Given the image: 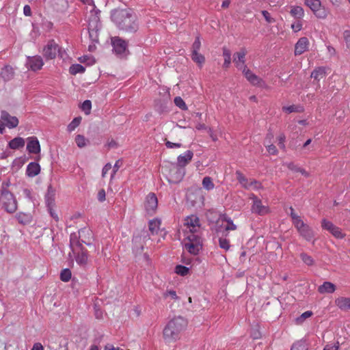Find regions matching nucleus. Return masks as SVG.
I'll list each match as a JSON object with an SVG mask.
<instances>
[{
    "label": "nucleus",
    "instance_id": "nucleus-1",
    "mask_svg": "<svg viewBox=\"0 0 350 350\" xmlns=\"http://www.w3.org/2000/svg\"><path fill=\"white\" fill-rule=\"evenodd\" d=\"M111 19L116 27L127 33H135L139 29L137 17L130 9H116L111 12Z\"/></svg>",
    "mask_w": 350,
    "mask_h": 350
},
{
    "label": "nucleus",
    "instance_id": "nucleus-2",
    "mask_svg": "<svg viewBox=\"0 0 350 350\" xmlns=\"http://www.w3.org/2000/svg\"><path fill=\"white\" fill-rule=\"evenodd\" d=\"M187 326V320L182 317L171 319L163 330L164 340L167 342H174L180 338V335Z\"/></svg>",
    "mask_w": 350,
    "mask_h": 350
},
{
    "label": "nucleus",
    "instance_id": "nucleus-3",
    "mask_svg": "<svg viewBox=\"0 0 350 350\" xmlns=\"http://www.w3.org/2000/svg\"><path fill=\"white\" fill-rule=\"evenodd\" d=\"M184 237L190 234L201 235L200 233V222L197 215H191L185 218L183 228Z\"/></svg>",
    "mask_w": 350,
    "mask_h": 350
},
{
    "label": "nucleus",
    "instance_id": "nucleus-4",
    "mask_svg": "<svg viewBox=\"0 0 350 350\" xmlns=\"http://www.w3.org/2000/svg\"><path fill=\"white\" fill-rule=\"evenodd\" d=\"M0 202L2 207L10 213H14L17 209V202L14 195L5 189L1 190Z\"/></svg>",
    "mask_w": 350,
    "mask_h": 350
},
{
    "label": "nucleus",
    "instance_id": "nucleus-5",
    "mask_svg": "<svg viewBox=\"0 0 350 350\" xmlns=\"http://www.w3.org/2000/svg\"><path fill=\"white\" fill-rule=\"evenodd\" d=\"M184 247L190 254L196 255L202 249V237L201 235L190 234L185 237Z\"/></svg>",
    "mask_w": 350,
    "mask_h": 350
},
{
    "label": "nucleus",
    "instance_id": "nucleus-6",
    "mask_svg": "<svg viewBox=\"0 0 350 350\" xmlns=\"http://www.w3.org/2000/svg\"><path fill=\"white\" fill-rule=\"evenodd\" d=\"M86 234H90V230L89 229L83 228L79 230V237L75 233L70 234V247L73 254H75L76 248H79V250H81V248H84L82 245L83 243L88 246H90L92 245L90 243L86 242L83 239H81V241H79V239L83 238Z\"/></svg>",
    "mask_w": 350,
    "mask_h": 350
},
{
    "label": "nucleus",
    "instance_id": "nucleus-7",
    "mask_svg": "<svg viewBox=\"0 0 350 350\" xmlns=\"http://www.w3.org/2000/svg\"><path fill=\"white\" fill-rule=\"evenodd\" d=\"M305 4L310 8L318 18L325 19L327 16L329 11L322 5L320 0H305Z\"/></svg>",
    "mask_w": 350,
    "mask_h": 350
},
{
    "label": "nucleus",
    "instance_id": "nucleus-8",
    "mask_svg": "<svg viewBox=\"0 0 350 350\" xmlns=\"http://www.w3.org/2000/svg\"><path fill=\"white\" fill-rule=\"evenodd\" d=\"M185 174V168L176 163H171L169 166L168 182L176 184L180 183Z\"/></svg>",
    "mask_w": 350,
    "mask_h": 350
},
{
    "label": "nucleus",
    "instance_id": "nucleus-9",
    "mask_svg": "<svg viewBox=\"0 0 350 350\" xmlns=\"http://www.w3.org/2000/svg\"><path fill=\"white\" fill-rule=\"evenodd\" d=\"M57 54L63 58V54L58 44L53 40L49 41L43 49V55L48 59H52L55 58Z\"/></svg>",
    "mask_w": 350,
    "mask_h": 350
},
{
    "label": "nucleus",
    "instance_id": "nucleus-10",
    "mask_svg": "<svg viewBox=\"0 0 350 350\" xmlns=\"http://www.w3.org/2000/svg\"><path fill=\"white\" fill-rule=\"evenodd\" d=\"M236 229L237 226L233 223L232 220L226 215L221 216L217 222L216 231L217 232L223 230H234Z\"/></svg>",
    "mask_w": 350,
    "mask_h": 350
},
{
    "label": "nucleus",
    "instance_id": "nucleus-11",
    "mask_svg": "<svg viewBox=\"0 0 350 350\" xmlns=\"http://www.w3.org/2000/svg\"><path fill=\"white\" fill-rule=\"evenodd\" d=\"M250 199L253 200L251 207V211L253 213L258 215H265L269 212V208L267 206L262 204L261 200L258 198L254 194H252Z\"/></svg>",
    "mask_w": 350,
    "mask_h": 350
},
{
    "label": "nucleus",
    "instance_id": "nucleus-12",
    "mask_svg": "<svg viewBox=\"0 0 350 350\" xmlns=\"http://www.w3.org/2000/svg\"><path fill=\"white\" fill-rule=\"evenodd\" d=\"M90 16L88 17V26L92 28L101 27L100 21V10L96 9L94 4L89 5Z\"/></svg>",
    "mask_w": 350,
    "mask_h": 350
},
{
    "label": "nucleus",
    "instance_id": "nucleus-13",
    "mask_svg": "<svg viewBox=\"0 0 350 350\" xmlns=\"http://www.w3.org/2000/svg\"><path fill=\"white\" fill-rule=\"evenodd\" d=\"M44 62L42 58L39 55L27 57L25 66L28 70L37 71L43 66Z\"/></svg>",
    "mask_w": 350,
    "mask_h": 350
},
{
    "label": "nucleus",
    "instance_id": "nucleus-14",
    "mask_svg": "<svg viewBox=\"0 0 350 350\" xmlns=\"http://www.w3.org/2000/svg\"><path fill=\"white\" fill-rule=\"evenodd\" d=\"M14 77L15 70L12 66L6 64L0 69V80L3 82H9L12 81Z\"/></svg>",
    "mask_w": 350,
    "mask_h": 350
},
{
    "label": "nucleus",
    "instance_id": "nucleus-15",
    "mask_svg": "<svg viewBox=\"0 0 350 350\" xmlns=\"http://www.w3.org/2000/svg\"><path fill=\"white\" fill-rule=\"evenodd\" d=\"M111 44L114 52L118 55L124 53L128 46L127 42L119 37L112 38Z\"/></svg>",
    "mask_w": 350,
    "mask_h": 350
},
{
    "label": "nucleus",
    "instance_id": "nucleus-16",
    "mask_svg": "<svg viewBox=\"0 0 350 350\" xmlns=\"http://www.w3.org/2000/svg\"><path fill=\"white\" fill-rule=\"evenodd\" d=\"M158 206V200L156 195L153 193H150L145 202V208L148 214H152L155 212Z\"/></svg>",
    "mask_w": 350,
    "mask_h": 350
},
{
    "label": "nucleus",
    "instance_id": "nucleus-17",
    "mask_svg": "<svg viewBox=\"0 0 350 350\" xmlns=\"http://www.w3.org/2000/svg\"><path fill=\"white\" fill-rule=\"evenodd\" d=\"M1 119L4 122L5 126L9 129L16 128L18 125V119L16 116H11L6 111H1Z\"/></svg>",
    "mask_w": 350,
    "mask_h": 350
},
{
    "label": "nucleus",
    "instance_id": "nucleus-18",
    "mask_svg": "<svg viewBox=\"0 0 350 350\" xmlns=\"http://www.w3.org/2000/svg\"><path fill=\"white\" fill-rule=\"evenodd\" d=\"M27 150L30 154H39L40 152V145L38 138L35 136L27 138Z\"/></svg>",
    "mask_w": 350,
    "mask_h": 350
},
{
    "label": "nucleus",
    "instance_id": "nucleus-19",
    "mask_svg": "<svg viewBox=\"0 0 350 350\" xmlns=\"http://www.w3.org/2000/svg\"><path fill=\"white\" fill-rule=\"evenodd\" d=\"M246 53V50L245 49H241L239 52H237L233 55V62L239 70H242L244 68H247L245 64Z\"/></svg>",
    "mask_w": 350,
    "mask_h": 350
},
{
    "label": "nucleus",
    "instance_id": "nucleus-20",
    "mask_svg": "<svg viewBox=\"0 0 350 350\" xmlns=\"http://www.w3.org/2000/svg\"><path fill=\"white\" fill-rule=\"evenodd\" d=\"M236 176L239 183L246 189H251L252 184H256V188L262 187L261 183L256 180H251L249 182L247 178L239 171L236 172Z\"/></svg>",
    "mask_w": 350,
    "mask_h": 350
},
{
    "label": "nucleus",
    "instance_id": "nucleus-21",
    "mask_svg": "<svg viewBox=\"0 0 350 350\" xmlns=\"http://www.w3.org/2000/svg\"><path fill=\"white\" fill-rule=\"evenodd\" d=\"M308 39L306 37L300 38L295 45V55H301L308 49Z\"/></svg>",
    "mask_w": 350,
    "mask_h": 350
},
{
    "label": "nucleus",
    "instance_id": "nucleus-22",
    "mask_svg": "<svg viewBox=\"0 0 350 350\" xmlns=\"http://www.w3.org/2000/svg\"><path fill=\"white\" fill-rule=\"evenodd\" d=\"M193 157V152L191 150H187L183 154H180L177 157V163L178 165L185 168L192 159Z\"/></svg>",
    "mask_w": 350,
    "mask_h": 350
},
{
    "label": "nucleus",
    "instance_id": "nucleus-23",
    "mask_svg": "<svg viewBox=\"0 0 350 350\" xmlns=\"http://www.w3.org/2000/svg\"><path fill=\"white\" fill-rule=\"evenodd\" d=\"M243 73L244 74L245 78L250 81L252 85H260L261 83H262V80L259 78L257 75L254 74L250 70L247 68H244L242 70Z\"/></svg>",
    "mask_w": 350,
    "mask_h": 350
},
{
    "label": "nucleus",
    "instance_id": "nucleus-24",
    "mask_svg": "<svg viewBox=\"0 0 350 350\" xmlns=\"http://www.w3.org/2000/svg\"><path fill=\"white\" fill-rule=\"evenodd\" d=\"M336 306L342 311L350 310V297H339L334 301Z\"/></svg>",
    "mask_w": 350,
    "mask_h": 350
},
{
    "label": "nucleus",
    "instance_id": "nucleus-25",
    "mask_svg": "<svg viewBox=\"0 0 350 350\" xmlns=\"http://www.w3.org/2000/svg\"><path fill=\"white\" fill-rule=\"evenodd\" d=\"M40 172V166L36 162L29 163L26 169V175L28 177L33 178Z\"/></svg>",
    "mask_w": 350,
    "mask_h": 350
},
{
    "label": "nucleus",
    "instance_id": "nucleus-26",
    "mask_svg": "<svg viewBox=\"0 0 350 350\" xmlns=\"http://www.w3.org/2000/svg\"><path fill=\"white\" fill-rule=\"evenodd\" d=\"M55 190L51 185H49L45 196V203L48 208H51L55 206Z\"/></svg>",
    "mask_w": 350,
    "mask_h": 350
},
{
    "label": "nucleus",
    "instance_id": "nucleus-27",
    "mask_svg": "<svg viewBox=\"0 0 350 350\" xmlns=\"http://www.w3.org/2000/svg\"><path fill=\"white\" fill-rule=\"evenodd\" d=\"M74 254L75 255V260L78 265L80 266H85L87 265L88 257L86 250L81 248L80 252H79L77 254Z\"/></svg>",
    "mask_w": 350,
    "mask_h": 350
},
{
    "label": "nucleus",
    "instance_id": "nucleus-28",
    "mask_svg": "<svg viewBox=\"0 0 350 350\" xmlns=\"http://www.w3.org/2000/svg\"><path fill=\"white\" fill-rule=\"evenodd\" d=\"M336 291V286L330 282H324L318 287V291L321 294L333 293Z\"/></svg>",
    "mask_w": 350,
    "mask_h": 350
},
{
    "label": "nucleus",
    "instance_id": "nucleus-29",
    "mask_svg": "<svg viewBox=\"0 0 350 350\" xmlns=\"http://www.w3.org/2000/svg\"><path fill=\"white\" fill-rule=\"evenodd\" d=\"M298 232L307 241H311L314 238V232L308 225L299 230Z\"/></svg>",
    "mask_w": 350,
    "mask_h": 350
},
{
    "label": "nucleus",
    "instance_id": "nucleus-30",
    "mask_svg": "<svg viewBox=\"0 0 350 350\" xmlns=\"http://www.w3.org/2000/svg\"><path fill=\"white\" fill-rule=\"evenodd\" d=\"M25 144V139L21 137H16L9 142L8 146L13 150L23 148Z\"/></svg>",
    "mask_w": 350,
    "mask_h": 350
},
{
    "label": "nucleus",
    "instance_id": "nucleus-31",
    "mask_svg": "<svg viewBox=\"0 0 350 350\" xmlns=\"http://www.w3.org/2000/svg\"><path fill=\"white\" fill-rule=\"evenodd\" d=\"M325 67H318L312 72L310 77L317 81H320L325 76Z\"/></svg>",
    "mask_w": 350,
    "mask_h": 350
},
{
    "label": "nucleus",
    "instance_id": "nucleus-32",
    "mask_svg": "<svg viewBox=\"0 0 350 350\" xmlns=\"http://www.w3.org/2000/svg\"><path fill=\"white\" fill-rule=\"evenodd\" d=\"M16 218L18 221L23 225L27 224L30 223L31 220V217L28 213H18L16 215Z\"/></svg>",
    "mask_w": 350,
    "mask_h": 350
},
{
    "label": "nucleus",
    "instance_id": "nucleus-33",
    "mask_svg": "<svg viewBox=\"0 0 350 350\" xmlns=\"http://www.w3.org/2000/svg\"><path fill=\"white\" fill-rule=\"evenodd\" d=\"M100 28L101 27L92 28V27L88 26L89 37L93 43L98 42V31Z\"/></svg>",
    "mask_w": 350,
    "mask_h": 350
},
{
    "label": "nucleus",
    "instance_id": "nucleus-34",
    "mask_svg": "<svg viewBox=\"0 0 350 350\" xmlns=\"http://www.w3.org/2000/svg\"><path fill=\"white\" fill-rule=\"evenodd\" d=\"M191 59L198 64L200 66H202V64L205 62V57L203 55L200 53L199 52L197 53H191Z\"/></svg>",
    "mask_w": 350,
    "mask_h": 350
},
{
    "label": "nucleus",
    "instance_id": "nucleus-35",
    "mask_svg": "<svg viewBox=\"0 0 350 350\" xmlns=\"http://www.w3.org/2000/svg\"><path fill=\"white\" fill-rule=\"evenodd\" d=\"M85 67L81 64H72L70 68L69 72L71 75H75L78 73H83L85 72Z\"/></svg>",
    "mask_w": 350,
    "mask_h": 350
},
{
    "label": "nucleus",
    "instance_id": "nucleus-36",
    "mask_svg": "<svg viewBox=\"0 0 350 350\" xmlns=\"http://www.w3.org/2000/svg\"><path fill=\"white\" fill-rule=\"evenodd\" d=\"M291 14L295 18H301L304 15V11L300 6H294L291 10Z\"/></svg>",
    "mask_w": 350,
    "mask_h": 350
},
{
    "label": "nucleus",
    "instance_id": "nucleus-37",
    "mask_svg": "<svg viewBox=\"0 0 350 350\" xmlns=\"http://www.w3.org/2000/svg\"><path fill=\"white\" fill-rule=\"evenodd\" d=\"M161 221L158 219H154L149 222V230L152 234L157 233L159 229Z\"/></svg>",
    "mask_w": 350,
    "mask_h": 350
},
{
    "label": "nucleus",
    "instance_id": "nucleus-38",
    "mask_svg": "<svg viewBox=\"0 0 350 350\" xmlns=\"http://www.w3.org/2000/svg\"><path fill=\"white\" fill-rule=\"evenodd\" d=\"M202 186L207 191L213 190L215 185L213 183L212 178L209 176H205L202 180Z\"/></svg>",
    "mask_w": 350,
    "mask_h": 350
},
{
    "label": "nucleus",
    "instance_id": "nucleus-39",
    "mask_svg": "<svg viewBox=\"0 0 350 350\" xmlns=\"http://www.w3.org/2000/svg\"><path fill=\"white\" fill-rule=\"evenodd\" d=\"M223 56L224 57V67L228 68L231 63V53L226 48H223Z\"/></svg>",
    "mask_w": 350,
    "mask_h": 350
},
{
    "label": "nucleus",
    "instance_id": "nucleus-40",
    "mask_svg": "<svg viewBox=\"0 0 350 350\" xmlns=\"http://www.w3.org/2000/svg\"><path fill=\"white\" fill-rule=\"evenodd\" d=\"M282 110L288 113H291L293 112H302L304 111V108L299 105H290L283 107Z\"/></svg>",
    "mask_w": 350,
    "mask_h": 350
},
{
    "label": "nucleus",
    "instance_id": "nucleus-41",
    "mask_svg": "<svg viewBox=\"0 0 350 350\" xmlns=\"http://www.w3.org/2000/svg\"><path fill=\"white\" fill-rule=\"evenodd\" d=\"M291 350H308L306 340H301L295 342Z\"/></svg>",
    "mask_w": 350,
    "mask_h": 350
},
{
    "label": "nucleus",
    "instance_id": "nucleus-42",
    "mask_svg": "<svg viewBox=\"0 0 350 350\" xmlns=\"http://www.w3.org/2000/svg\"><path fill=\"white\" fill-rule=\"evenodd\" d=\"M81 118L77 117L75 118L72 122L68 125L67 130L68 132L73 131L81 123Z\"/></svg>",
    "mask_w": 350,
    "mask_h": 350
},
{
    "label": "nucleus",
    "instance_id": "nucleus-43",
    "mask_svg": "<svg viewBox=\"0 0 350 350\" xmlns=\"http://www.w3.org/2000/svg\"><path fill=\"white\" fill-rule=\"evenodd\" d=\"M163 296L165 299L170 298L173 300H178L179 297L176 295V292L174 290H167L163 293Z\"/></svg>",
    "mask_w": 350,
    "mask_h": 350
},
{
    "label": "nucleus",
    "instance_id": "nucleus-44",
    "mask_svg": "<svg viewBox=\"0 0 350 350\" xmlns=\"http://www.w3.org/2000/svg\"><path fill=\"white\" fill-rule=\"evenodd\" d=\"M71 271L69 269H64L61 271L60 279L63 282H68L71 278Z\"/></svg>",
    "mask_w": 350,
    "mask_h": 350
},
{
    "label": "nucleus",
    "instance_id": "nucleus-45",
    "mask_svg": "<svg viewBox=\"0 0 350 350\" xmlns=\"http://www.w3.org/2000/svg\"><path fill=\"white\" fill-rule=\"evenodd\" d=\"M189 268L181 265H176L175 272L182 276L186 275L189 273Z\"/></svg>",
    "mask_w": 350,
    "mask_h": 350
},
{
    "label": "nucleus",
    "instance_id": "nucleus-46",
    "mask_svg": "<svg viewBox=\"0 0 350 350\" xmlns=\"http://www.w3.org/2000/svg\"><path fill=\"white\" fill-rule=\"evenodd\" d=\"M75 142L79 148H83L87 145V139L82 135H77L75 137Z\"/></svg>",
    "mask_w": 350,
    "mask_h": 350
},
{
    "label": "nucleus",
    "instance_id": "nucleus-47",
    "mask_svg": "<svg viewBox=\"0 0 350 350\" xmlns=\"http://www.w3.org/2000/svg\"><path fill=\"white\" fill-rule=\"evenodd\" d=\"M201 48V41L200 36H196L195 41L193 42L191 46V53L199 52Z\"/></svg>",
    "mask_w": 350,
    "mask_h": 350
},
{
    "label": "nucleus",
    "instance_id": "nucleus-48",
    "mask_svg": "<svg viewBox=\"0 0 350 350\" xmlns=\"http://www.w3.org/2000/svg\"><path fill=\"white\" fill-rule=\"evenodd\" d=\"M321 227L323 229L327 230L329 232H330L335 227V225L332 222H331L325 219H323L321 221Z\"/></svg>",
    "mask_w": 350,
    "mask_h": 350
},
{
    "label": "nucleus",
    "instance_id": "nucleus-49",
    "mask_svg": "<svg viewBox=\"0 0 350 350\" xmlns=\"http://www.w3.org/2000/svg\"><path fill=\"white\" fill-rule=\"evenodd\" d=\"M219 245L221 248L228 251L230 247V241L225 238L219 239Z\"/></svg>",
    "mask_w": 350,
    "mask_h": 350
},
{
    "label": "nucleus",
    "instance_id": "nucleus-50",
    "mask_svg": "<svg viewBox=\"0 0 350 350\" xmlns=\"http://www.w3.org/2000/svg\"><path fill=\"white\" fill-rule=\"evenodd\" d=\"M92 108V103L90 100H85L81 105V109L85 114H90Z\"/></svg>",
    "mask_w": 350,
    "mask_h": 350
},
{
    "label": "nucleus",
    "instance_id": "nucleus-51",
    "mask_svg": "<svg viewBox=\"0 0 350 350\" xmlns=\"http://www.w3.org/2000/svg\"><path fill=\"white\" fill-rule=\"evenodd\" d=\"M300 257H301V259L302 260V261L307 265L310 266V265H313L314 260H313L312 258L310 256L308 255L307 254L301 253L300 254Z\"/></svg>",
    "mask_w": 350,
    "mask_h": 350
},
{
    "label": "nucleus",
    "instance_id": "nucleus-52",
    "mask_svg": "<svg viewBox=\"0 0 350 350\" xmlns=\"http://www.w3.org/2000/svg\"><path fill=\"white\" fill-rule=\"evenodd\" d=\"M174 103L181 109L185 110L187 109L185 101L180 96L175 97Z\"/></svg>",
    "mask_w": 350,
    "mask_h": 350
},
{
    "label": "nucleus",
    "instance_id": "nucleus-53",
    "mask_svg": "<svg viewBox=\"0 0 350 350\" xmlns=\"http://www.w3.org/2000/svg\"><path fill=\"white\" fill-rule=\"evenodd\" d=\"M329 232L332 233V234L337 239H342L345 237L341 230L336 226Z\"/></svg>",
    "mask_w": 350,
    "mask_h": 350
},
{
    "label": "nucleus",
    "instance_id": "nucleus-54",
    "mask_svg": "<svg viewBox=\"0 0 350 350\" xmlns=\"http://www.w3.org/2000/svg\"><path fill=\"white\" fill-rule=\"evenodd\" d=\"M293 224L297 230V231L300 230L303 228H304L306 226H307L306 224H305L303 220L301 219V217L297 218V219L293 221Z\"/></svg>",
    "mask_w": 350,
    "mask_h": 350
},
{
    "label": "nucleus",
    "instance_id": "nucleus-55",
    "mask_svg": "<svg viewBox=\"0 0 350 350\" xmlns=\"http://www.w3.org/2000/svg\"><path fill=\"white\" fill-rule=\"evenodd\" d=\"M343 38L345 41L347 47L350 50V31L345 30L343 32Z\"/></svg>",
    "mask_w": 350,
    "mask_h": 350
},
{
    "label": "nucleus",
    "instance_id": "nucleus-56",
    "mask_svg": "<svg viewBox=\"0 0 350 350\" xmlns=\"http://www.w3.org/2000/svg\"><path fill=\"white\" fill-rule=\"evenodd\" d=\"M57 4L60 5L61 8H57L56 10L59 12H63L67 7L66 0H54Z\"/></svg>",
    "mask_w": 350,
    "mask_h": 350
},
{
    "label": "nucleus",
    "instance_id": "nucleus-57",
    "mask_svg": "<svg viewBox=\"0 0 350 350\" xmlns=\"http://www.w3.org/2000/svg\"><path fill=\"white\" fill-rule=\"evenodd\" d=\"M285 139H286V137L284 134H280L278 137V146L282 150L285 149V144H284Z\"/></svg>",
    "mask_w": 350,
    "mask_h": 350
},
{
    "label": "nucleus",
    "instance_id": "nucleus-58",
    "mask_svg": "<svg viewBox=\"0 0 350 350\" xmlns=\"http://www.w3.org/2000/svg\"><path fill=\"white\" fill-rule=\"evenodd\" d=\"M284 165L293 172H297L298 170H299V167H298L293 162L285 163Z\"/></svg>",
    "mask_w": 350,
    "mask_h": 350
},
{
    "label": "nucleus",
    "instance_id": "nucleus-59",
    "mask_svg": "<svg viewBox=\"0 0 350 350\" xmlns=\"http://www.w3.org/2000/svg\"><path fill=\"white\" fill-rule=\"evenodd\" d=\"M339 342H336L334 344H327L325 346L323 350H338Z\"/></svg>",
    "mask_w": 350,
    "mask_h": 350
},
{
    "label": "nucleus",
    "instance_id": "nucleus-60",
    "mask_svg": "<svg viewBox=\"0 0 350 350\" xmlns=\"http://www.w3.org/2000/svg\"><path fill=\"white\" fill-rule=\"evenodd\" d=\"M265 146L269 154L273 155L278 154V150L273 144L266 145Z\"/></svg>",
    "mask_w": 350,
    "mask_h": 350
},
{
    "label": "nucleus",
    "instance_id": "nucleus-61",
    "mask_svg": "<svg viewBox=\"0 0 350 350\" xmlns=\"http://www.w3.org/2000/svg\"><path fill=\"white\" fill-rule=\"evenodd\" d=\"M312 315V311H309V310L306 311L304 313H302V314L300 316V317L297 318V321H303L306 319L310 317Z\"/></svg>",
    "mask_w": 350,
    "mask_h": 350
},
{
    "label": "nucleus",
    "instance_id": "nucleus-62",
    "mask_svg": "<svg viewBox=\"0 0 350 350\" xmlns=\"http://www.w3.org/2000/svg\"><path fill=\"white\" fill-rule=\"evenodd\" d=\"M262 14L267 23H271L274 22V19L271 17L270 14L269 13L268 11L262 10Z\"/></svg>",
    "mask_w": 350,
    "mask_h": 350
},
{
    "label": "nucleus",
    "instance_id": "nucleus-63",
    "mask_svg": "<svg viewBox=\"0 0 350 350\" xmlns=\"http://www.w3.org/2000/svg\"><path fill=\"white\" fill-rule=\"evenodd\" d=\"M79 60L82 63L87 62L88 64H92L94 62L92 57H90L88 55H84L79 58Z\"/></svg>",
    "mask_w": 350,
    "mask_h": 350
},
{
    "label": "nucleus",
    "instance_id": "nucleus-64",
    "mask_svg": "<svg viewBox=\"0 0 350 350\" xmlns=\"http://www.w3.org/2000/svg\"><path fill=\"white\" fill-rule=\"evenodd\" d=\"M165 146L167 148H178L182 146V144L180 143H173L170 141H167L165 142Z\"/></svg>",
    "mask_w": 350,
    "mask_h": 350
}]
</instances>
